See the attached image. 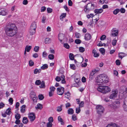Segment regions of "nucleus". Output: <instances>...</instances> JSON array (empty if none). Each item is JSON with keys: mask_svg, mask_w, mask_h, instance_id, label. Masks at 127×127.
Masks as SVG:
<instances>
[{"mask_svg": "<svg viewBox=\"0 0 127 127\" xmlns=\"http://www.w3.org/2000/svg\"><path fill=\"white\" fill-rule=\"evenodd\" d=\"M15 25L14 24H8L6 26L5 30L7 35L10 37L14 36L17 33L15 30Z\"/></svg>", "mask_w": 127, "mask_h": 127, "instance_id": "1", "label": "nucleus"}, {"mask_svg": "<svg viewBox=\"0 0 127 127\" xmlns=\"http://www.w3.org/2000/svg\"><path fill=\"white\" fill-rule=\"evenodd\" d=\"M97 90L103 94H106L111 91L110 88L108 86H100L97 89Z\"/></svg>", "mask_w": 127, "mask_h": 127, "instance_id": "2", "label": "nucleus"}, {"mask_svg": "<svg viewBox=\"0 0 127 127\" xmlns=\"http://www.w3.org/2000/svg\"><path fill=\"white\" fill-rule=\"evenodd\" d=\"M36 27V25L35 22H33L31 24L29 30L30 32L31 35H32L35 33Z\"/></svg>", "mask_w": 127, "mask_h": 127, "instance_id": "3", "label": "nucleus"}, {"mask_svg": "<svg viewBox=\"0 0 127 127\" xmlns=\"http://www.w3.org/2000/svg\"><path fill=\"white\" fill-rule=\"evenodd\" d=\"M102 74L97 76L96 79V82L97 84L99 85L103 84V81L102 80Z\"/></svg>", "mask_w": 127, "mask_h": 127, "instance_id": "4", "label": "nucleus"}, {"mask_svg": "<svg viewBox=\"0 0 127 127\" xmlns=\"http://www.w3.org/2000/svg\"><path fill=\"white\" fill-rule=\"evenodd\" d=\"M118 93V92L117 90H113L111 94L109 96V98L111 99H114L117 97Z\"/></svg>", "mask_w": 127, "mask_h": 127, "instance_id": "5", "label": "nucleus"}, {"mask_svg": "<svg viewBox=\"0 0 127 127\" xmlns=\"http://www.w3.org/2000/svg\"><path fill=\"white\" fill-rule=\"evenodd\" d=\"M96 111L97 113L101 114V113L103 112L104 108L103 107L100 105H98L96 107Z\"/></svg>", "mask_w": 127, "mask_h": 127, "instance_id": "6", "label": "nucleus"}, {"mask_svg": "<svg viewBox=\"0 0 127 127\" xmlns=\"http://www.w3.org/2000/svg\"><path fill=\"white\" fill-rule=\"evenodd\" d=\"M57 93L58 94L62 95L64 93V88L61 87L60 88H58L57 89Z\"/></svg>", "mask_w": 127, "mask_h": 127, "instance_id": "7", "label": "nucleus"}, {"mask_svg": "<svg viewBox=\"0 0 127 127\" xmlns=\"http://www.w3.org/2000/svg\"><path fill=\"white\" fill-rule=\"evenodd\" d=\"M29 118L31 122L33 121L35 118V114L34 113H31L29 115Z\"/></svg>", "mask_w": 127, "mask_h": 127, "instance_id": "8", "label": "nucleus"}, {"mask_svg": "<svg viewBox=\"0 0 127 127\" xmlns=\"http://www.w3.org/2000/svg\"><path fill=\"white\" fill-rule=\"evenodd\" d=\"M102 80L103 81V84L107 83L109 81V79L107 76L105 74H102Z\"/></svg>", "mask_w": 127, "mask_h": 127, "instance_id": "9", "label": "nucleus"}, {"mask_svg": "<svg viewBox=\"0 0 127 127\" xmlns=\"http://www.w3.org/2000/svg\"><path fill=\"white\" fill-rule=\"evenodd\" d=\"M91 38V35L89 33H86L84 36V39L86 40H90Z\"/></svg>", "mask_w": 127, "mask_h": 127, "instance_id": "10", "label": "nucleus"}, {"mask_svg": "<svg viewBox=\"0 0 127 127\" xmlns=\"http://www.w3.org/2000/svg\"><path fill=\"white\" fill-rule=\"evenodd\" d=\"M65 37V35L63 33H60L58 35V39L61 42L63 40Z\"/></svg>", "mask_w": 127, "mask_h": 127, "instance_id": "11", "label": "nucleus"}, {"mask_svg": "<svg viewBox=\"0 0 127 127\" xmlns=\"http://www.w3.org/2000/svg\"><path fill=\"white\" fill-rule=\"evenodd\" d=\"M87 7L89 8L88 9L91 10H92L94 8V4L91 3H88L87 5Z\"/></svg>", "mask_w": 127, "mask_h": 127, "instance_id": "12", "label": "nucleus"}, {"mask_svg": "<svg viewBox=\"0 0 127 127\" xmlns=\"http://www.w3.org/2000/svg\"><path fill=\"white\" fill-rule=\"evenodd\" d=\"M118 31L116 30H113L112 31L111 34L112 36H115L118 35Z\"/></svg>", "mask_w": 127, "mask_h": 127, "instance_id": "13", "label": "nucleus"}, {"mask_svg": "<svg viewBox=\"0 0 127 127\" xmlns=\"http://www.w3.org/2000/svg\"><path fill=\"white\" fill-rule=\"evenodd\" d=\"M123 106L124 111L127 112V102L126 101L125 99L124 101Z\"/></svg>", "mask_w": 127, "mask_h": 127, "instance_id": "14", "label": "nucleus"}, {"mask_svg": "<svg viewBox=\"0 0 127 127\" xmlns=\"http://www.w3.org/2000/svg\"><path fill=\"white\" fill-rule=\"evenodd\" d=\"M102 11L103 10L102 8H100L99 9H95L94 10L96 14L101 13Z\"/></svg>", "mask_w": 127, "mask_h": 127, "instance_id": "15", "label": "nucleus"}, {"mask_svg": "<svg viewBox=\"0 0 127 127\" xmlns=\"http://www.w3.org/2000/svg\"><path fill=\"white\" fill-rule=\"evenodd\" d=\"M41 84L39 86V88L41 89H44L45 87L44 81H42L41 83Z\"/></svg>", "mask_w": 127, "mask_h": 127, "instance_id": "16", "label": "nucleus"}, {"mask_svg": "<svg viewBox=\"0 0 127 127\" xmlns=\"http://www.w3.org/2000/svg\"><path fill=\"white\" fill-rule=\"evenodd\" d=\"M26 107L25 105H24L21 107V111L22 113H24L25 112V108Z\"/></svg>", "mask_w": 127, "mask_h": 127, "instance_id": "17", "label": "nucleus"}, {"mask_svg": "<svg viewBox=\"0 0 127 127\" xmlns=\"http://www.w3.org/2000/svg\"><path fill=\"white\" fill-rule=\"evenodd\" d=\"M68 113L69 114H72L74 113V110L71 108H70L68 109Z\"/></svg>", "mask_w": 127, "mask_h": 127, "instance_id": "18", "label": "nucleus"}, {"mask_svg": "<svg viewBox=\"0 0 127 127\" xmlns=\"http://www.w3.org/2000/svg\"><path fill=\"white\" fill-rule=\"evenodd\" d=\"M58 120L59 121V122H60L61 123V124L62 125H64V123L61 117L60 116H59L58 118Z\"/></svg>", "mask_w": 127, "mask_h": 127, "instance_id": "19", "label": "nucleus"}, {"mask_svg": "<svg viewBox=\"0 0 127 127\" xmlns=\"http://www.w3.org/2000/svg\"><path fill=\"white\" fill-rule=\"evenodd\" d=\"M51 40L49 38H46L45 39V43L46 44H49L51 42Z\"/></svg>", "mask_w": 127, "mask_h": 127, "instance_id": "20", "label": "nucleus"}, {"mask_svg": "<svg viewBox=\"0 0 127 127\" xmlns=\"http://www.w3.org/2000/svg\"><path fill=\"white\" fill-rule=\"evenodd\" d=\"M7 14V13L4 10H1L0 15L4 16L6 15Z\"/></svg>", "mask_w": 127, "mask_h": 127, "instance_id": "21", "label": "nucleus"}, {"mask_svg": "<svg viewBox=\"0 0 127 127\" xmlns=\"http://www.w3.org/2000/svg\"><path fill=\"white\" fill-rule=\"evenodd\" d=\"M31 98H32V100L34 102H37V97L35 95H34L33 96H32Z\"/></svg>", "mask_w": 127, "mask_h": 127, "instance_id": "22", "label": "nucleus"}, {"mask_svg": "<svg viewBox=\"0 0 127 127\" xmlns=\"http://www.w3.org/2000/svg\"><path fill=\"white\" fill-rule=\"evenodd\" d=\"M66 13H63L60 16V19L61 20H63V18L65 17L66 16Z\"/></svg>", "mask_w": 127, "mask_h": 127, "instance_id": "23", "label": "nucleus"}, {"mask_svg": "<svg viewBox=\"0 0 127 127\" xmlns=\"http://www.w3.org/2000/svg\"><path fill=\"white\" fill-rule=\"evenodd\" d=\"M22 122L24 124H27L28 122L27 118L26 117H24L23 119Z\"/></svg>", "mask_w": 127, "mask_h": 127, "instance_id": "24", "label": "nucleus"}, {"mask_svg": "<svg viewBox=\"0 0 127 127\" xmlns=\"http://www.w3.org/2000/svg\"><path fill=\"white\" fill-rule=\"evenodd\" d=\"M32 47L31 46H26L25 47V50H27V52H29L31 49Z\"/></svg>", "mask_w": 127, "mask_h": 127, "instance_id": "25", "label": "nucleus"}, {"mask_svg": "<svg viewBox=\"0 0 127 127\" xmlns=\"http://www.w3.org/2000/svg\"><path fill=\"white\" fill-rule=\"evenodd\" d=\"M11 108H9L6 110V111L5 112L7 115H10V114L11 113Z\"/></svg>", "mask_w": 127, "mask_h": 127, "instance_id": "26", "label": "nucleus"}, {"mask_svg": "<svg viewBox=\"0 0 127 127\" xmlns=\"http://www.w3.org/2000/svg\"><path fill=\"white\" fill-rule=\"evenodd\" d=\"M48 67V65L47 64H44L41 66V68L43 70H44L47 68Z\"/></svg>", "mask_w": 127, "mask_h": 127, "instance_id": "27", "label": "nucleus"}, {"mask_svg": "<svg viewBox=\"0 0 127 127\" xmlns=\"http://www.w3.org/2000/svg\"><path fill=\"white\" fill-rule=\"evenodd\" d=\"M36 109H41L42 108V105L41 104L38 103L37 105V107H36Z\"/></svg>", "mask_w": 127, "mask_h": 127, "instance_id": "28", "label": "nucleus"}, {"mask_svg": "<svg viewBox=\"0 0 127 127\" xmlns=\"http://www.w3.org/2000/svg\"><path fill=\"white\" fill-rule=\"evenodd\" d=\"M124 54V53H119L118 54L119 57L121 59H122V58L125 56L123 55Z\"/></svg>", "mask_w": 127, "mask_h": 127, "instance_id": "29", "label": "nucleus"}, {"mask_svg": "<svg viewBox=\"0 0 127 127\" xmlns=\"http://www.w3.org/2000/svg\"><path fill=\"white\" fill-rule=\"evenodd\" d=\"M69 58L71 60H73L74 59V58L73 54L70 53L69 54Z\"/></svg>", "mask_w": 127, "mask_h": 127, "instance_id": "30", "label": "nucleus"}, {"mask_svg": "<svg viewBox=\"0 0 127 127\" xmlns=\"http://www.w3.org/2000/svg\"><path fill=\"white\" fill-rule=\"evenodd\" d=\"M64 94L65 95V97L68 98L70 96V93L69 92L66 93H65Z\"/></svg>", "mask_w": 127, "mask_h": 127, "instance_id": "31", "label": "nucleus"}, {"mask_svg": "<svg viewBox=\"0 0 127 127\" xmlns=\"http://www.w3.org/2000/svg\"><path fill=\"white\" fill-rule=\"evenodd\" d=\"M120 12L119 9H116L113 11V13L115 15H116Z\"/></svg>", "mask_w": 127, "mask_h": 127, "instance_id": "32", "label": "nucleus"}, {"mask_svg": "<svg viewBox=\"0 0 127 127\" xmlns=\"http://www.w3.org/2000/svg\"><path fill=\"white\" fill-rule=\"evenodd\" d=\"M63 106V105H61V106L58 107L57 111L58 112L61 111L62 109V107Z\"/></svg>", "mask_w": 127, "mask_h": 127, "instance_id": "33", "label": "nucleus"}, {"mask_svg": "<svg viewBox=\"0 0 127 127\" xmlns=\"http://www.w3.org/2000/svg\"><path fill=\"white\" fill-rule=\"evenodd\" d=\"M38 97L39 100H42L44 99V96L40 94L38 95Z\"/></svg>", "mask_w": 127, "mask_h": 127, "instance_id": "34", "label": "nucleus"}, {"mask_svg": "<svg viewBox=\"0 0 127 127\" xmlns=\"http://www.w3.org/2000/svg\"><path fill=\"white\" fill-rule=\"evenodd\" d=\"M79 51L82 53H83L85 51V49L84 48L82 47H81L79 48Z\"/></svg>", "mask_w": 127, "mask_h": 127, "instance_id": "35", "label": "nucleus"}, {"mask_svg": "<svg viewBox=\"0 0 127 127\" xmlns=\"http://www.w3.org/2000/svg\"><path fill=\"white\" fill-rule=\"evenodd\" d=\"M41 82L40 80H36L35 83V84L36 85H39L41 84Z\"/></svg>", "mask_w": 127, "mask_h": 127, "instance_id": "36", "label": "nucleus"}, {"mask_svg": "<svg viewBox=\"0 0 127 127\" xmlns=\"http://www.w3.org/2000/svg\"><path fill=\"white\" fill-rule=\"evenodd\" d=\"M96 73V72L95 71L93 70L92 72L91 73L90 75V78H92V77H91V76H92Z\"/></svg>", "mask_w": 127, "mask_h": 127, "instance_id": "37", "label": "nucleus"}, {"mask_svg": "<svg viewBox=\"0 0 127 127\" xmlns=\"http://www.w3.org/2000/svg\"><path fill=\"white\" fill-rule=\"evenodd\" d=\"M15 117L16 119H19L20 118L21 116L19 114H17L15 115Z\"/></svg>", "mask_w": 127, "mask_h": 127, "instance_id": "38", "label": "nucleus"}, {"mask_svg": "<svg viewBox=\"0 0 127 127\" xmlns=\"http://www.w3.org/2000/svg\"><path fill=\"white\" fill-rule=\"evenodd\" d=\"M75 37L77 38H79L80 37V34L78 32H75Z\"/></svg>", "mask_w": 127, "mask_h": 127, "instance_id": "39", "label": "nucleus"}, {"mask_svg": "<svg viewBox=\"0 0 127 127\" xmlns=\"http://www.w3.org/2000/svg\"><path fill=\"white\" fill-rule=\"evenodd\" d=\"M48 58L50 60H52L54 58V56L53 54H50L48 56Z\"/></svg>", "mask_w": 127, "mask_h": 127, "instance_id": "40", "label": "nucleus"}, {"mask_svg": "<svg viewBox=\"0 0 127 127\" xmlns=\"http://www.w3.org/2000/svg\"><path fill=\"white\" fill-rule=\"evenodd\" d=\"M80 111L81 109L80 107H78L76 108V112L78 114L80 112Z\"/></svg>", "mask_w": 127, "mask_h": 127, "instance_id": "41", "label": "nucleus"}, {"mask_svg": "<svg viewBox=\"0 0 127 127\" xmlns=\"http://www.w3.org/2000/svg\"><path fill=\"white\" fill-rule=\"evenodd\" d=\"M84 102L83 101H82L79 104V107L80 108L83 107L84 106Z\"/></svg>", "mask_w": 127, "mask_h": 127, "instance_id": "42", "label": "nucleus"}, {"mask_svg": "<svg viewBox=\"0 0 127 127\" xmlns=\"http://www.w3.org/2000/svg\"><path fill=\"white\" fill-rule=\"evenodd\" d=\"M99 51L101 53L103 54L105 53V49L103 48H101L99 50Z\"/></svg>", "mask_w": 127, "mask_h": 127, "instance_id": "43", "label": "nucleus"}, {"mask_svg": "<svg viewBox=\"0 0 127 127\" xmlns=\"http://www.w3.org/2000/svg\"><path fill=\"white\" fill-rule=\"evenodd\" d=\"M75 42L77 44H79L81 43V41L79 39H76L75 40Z\"/></svg>", "mask_w": 127, "mask_h": 127, "instance_id": "44", "label": "nucleus"}, {"mask_svg": "<svg viewBox=\"0 0 127 127\" xmlns=\"http://www.w3.org/2000/svg\"><path fill=\"white\" fill-rule=\"evenodd\" d=\"M39 47L38 46H35L34 49V50L36 52H37L39 50Z\"/></svg>", "mask_w": 127, "mask_h": 127, "instance_id": "45", "label": "nucleus"}, {"mask_svg": "<svg viewBox=\"0 0 127 127\" xmlns=\"http://www.w3.org/2000/svg\"><path fill=\"white\" fill-rule=\"evenodd\" d=\"M117 40L115 39H114L112 41V44L113 45L115 46L116 45L117 42Z\"/></svg>", "mask_w": 127, "mask_h": 127, "instance_id": "46", "label": "nucleus"}, {"mask_svg": "<svg viewBox=\"0 0 127 127\" xmlns=\"http://www.w3.org/2000/svg\"><path fill=\"white\" fill-rule=\"evenodd\" d=\"M70 67L71 69L73 70H75L76 68L75 65L74 64H70Z\"/></svg>", "mask_w": 127, "mask_h": 127, "instance_id": "47", "label": "nucleus"}, {"mask_svg": "<svg viewBox=\"0 0 127 127\" xmlns=\"http://www.w3.org/2000/svg\"><path fill=\"white\" fill-rule=\"evenodd\" d=\"M50 91L53 92L56 89L54 87H50Z\"/></svg>", "mask_w": 127, "mask_h": 127, "instance_id": "48", "label": "nucleus"}, {"mask_svg": "<svg viewBox=\"0 0 127 127\" xmlns=\"http://www.w3.org/2000/svg\"><path fill=\"white\" fill-rule=\"evenodd\" d=\"M64 46L65 48L67 49H69V45H68V44L67 43H64Z\"/></svg>", "mask_w": 127, "mask_h": 127, "instance_id": "49", "label": "nucleus"}, {"mask_svg": "<svg viewBox=\"0 0 127 127\" xmlns=\"http://www.w3.org/2000/svg\"><path fill=\"white\" fill-rule=\"evenodd\" d=\"M120 11L122 13H124L126 11L125 9L123 8H122L120 9H119Z\"/></svg>", "mask_w": 127, "mask_h": 127, "instance_id": "50", "label": "nucleus"}, {"mask_svg": "<svg viewBox=\"0 0 127 127\" xmlns=\"http://www.w3.org/2000/svg\"><path fill=\"white\" fill-rule=\"evenodd\" d=\"M61 80V77L58 76H57L55 78V80L58 82H59Z\"/></svg>", "mask_w": 127, "mask_h": 127, "instance_id": "51", "label": "nucleus"}, {"mask_svg": "<svg viewBox=\"0 0 127 127\" xmlns=\"http://www.w3.org/2000/svg\"><path fill=\"white\" fill-rule=\"evenodd\" d=\"M106 38V36L105 35H102L100 38V39L101 40H104Z\"/></svg>", "mask_w": 127, "mask_h": 127, "instance_id": "52", "label": "nucleus"}, {"mask_svg": "<svg viewBox=\"0 0 127 127\" xmlns=\"http://www.w3.org/2000/svg\"><path fill=\"white\" fill-rule=\"evenodd\" d=\"M29 63L30 66H33L34 64V63L32 60H30L29 61Z\"/></svg>", "mask_w": 127, "mask_h": 127, "instance_id": "53", "label": "nucleus"}, {"mask_svg": "<svg viewBox=\"0 0 127 127\" xmlns=\"http://www.w3.org/2000/svg\"><path fill=\"white\" fill-rule=\"evenodd\" d=\"M47 11L48 13H51L52 12V8H47Z\"/></svg>", "mask_w": 127, "mask_h": 127, "instance_id": "54", "label": "nucleus"}, {"mask_svg": "<svg viewBox=\"0 0 127 127\" xmlns=\"http://www.w3.org/2000/svg\"><path fill=\"white\" fill-rule=\"evenodd\" d=\"M48 121L50 123H52L53 121V117H51L49 118L48 119Z\"/></svg>", "mask_w": 127, "mask_h": 127, "instance_id": "55", "label": "nucleus"}, {"mask_svg": "<svg viewBox=\"0 0 127 127\" xmlns=\"http://www.w3.org/2000/svg\"><path fill=\"white\" fill-rule=\"evenodd\" d=\"M116 63L117 65H120L121 63L120 61L119 60H117L116 61Z\"/></svg>", "mask_w": 127, "mask_h": 127, "instance_id": "56", "label": "nucleus"}, {"mask_svg": "<svg viewBox=\"0 0 127 127\" xmlns=\"http://www.w3.org/2000/svg\"><path fill=\"white\" fill-rule=\"evenodd\" d=\"M9 102L10 103L11 105L13 104V100L12 98H10L8 100Z\"/></svg>", "mask_w": 127, "mask_h": 127, "instance_id": "57", "label": "nucleus"}, {"mask_svg": "<svg viewBox=\"0 0 127 127\" xmlns=\"http://www.w3.org/2000/svg\"><path fill=\"white\" fill-rule=\"evenodd\" d=\"M46 8L45 6H42L41 9V12L44 11L46 9Z\"/></svg>", "mask_w": 127, "mask_h": 127, "instance_id": "58", "label": "nucleus"}, {"mask_svg": "<svg viewBox=\"0 0 127 127\" xmlns=\"http://www.w3.org/2000/svg\"><path fill=\"white\" fill-rule=\"evenodd\" d=\"M52 124L48 122L47 124V127H52Z\"/></svg>", "mask_w": 127, "mask_h": 127, "instance_id": "59", "label": "nucleus"}, {"mask_svg": "<svg viewBox=\"0 0 127 127\" xmlns=\"http://www.w3.org/2000/svg\"><path fill=\"white\" fill-rule=\"evenodd\" d=\"M42 56L43 57L45 58L47 56V54L45 52H44L43 53Z\"/></svg>", "mask_w": 127, "mask_h": 127, "instance_id": "60", "label": "nucleus"}, {"mask_svg": "<svg viewBox=\"0 0 127 127\" xmlns=\"http://www.w3.org/2000/svg\"><path fill=\"white\" fill-rule=\"evenodd\" d=\"M68 5L70 6H71L72 5V2L71 0H69L68 1Z\"/></svg>", "mask_w": 127, "mask_h": 127, "instance_id": "61", "label": "nucleus"}, {"mask_svg": "<svg viewBox=\"0 0 127 127\" xmlns=\"http://www.w3.org/2000/svg\"><path fill=\"white\" fill-rule=\"evenodd\" d=\"M4 104L2 102L0 103V109L3 108L4 106Z\"/></svg>", "mask_w": 127, "mask_h": 127, "instance_id": "62", "label": "nucleus"}, {"mask_svg": "<svg viewBox=\"0 0 127 127\" xmlns=\"http://www.w3.org/2000/svg\"><path fill=\"white\" fill-rule=\"evenodd\" d=\"M20 121L19 119H16V120L15 123L17 125H19L20 123Z\"/></svg>", "mask_w": 127, "mask_h": 127, "instance_id": "63", "label": "nucleus"}, {"mask_svg": "<svg viewBox=\"0 0 127 127\" xmlns=\"http://www.w3.org/2000/svg\"><path fill=\"white\" fill-rule=\"evenodd\" d=\"M94 16V14H91L90 15H87V17L88 19L90 17H93Z\"/></svg>", "mask_w": 127, "mask_h": 127, "instance_id": "64", "label": "nucleus"}]
</instances>
